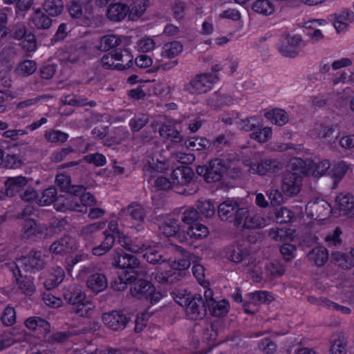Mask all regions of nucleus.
<instances>
[{
	"label": "nucleus",
	"mask_w": 354,
	"mask_h": 354,
	"mask_svg": "<svg viewBox=\"0 0 354 354\" xmlns=\"http://www.w3.org/2000/svg\"><path fill=\"white\" fill-rule=\"evenodd\" d=\"M243 165L247 168L248 172L261 176H271L280 171L283 163L271 158H263L259 152H252L243 160Z\"/></svg>",
	"instance_id": "f257e3e1"
},
{
	"label": "nucleus",
	"mask_w": 354,
	"mask_h": 354,
	"mask_svg": "<svg viewBox=\"0 0 354 354\" xmlns=\"http://www.w3.org/2000/svg\"><path fill=\"white\" fill-rule=\"evenodd\" d=\"M194 174L187 166L176 168L171 174V189L179 194L192 195L196 192L198 187L194 180Z\"/></svg>",
	"instance_id": "f03ea898"
},
{
	"label": "nucleus",
	"mask_w": 354,
	"mask_h": 354,
	"mask_svg": "<svg viewBox=\"0 0 354 354\" xmlns=\"http://www.w3.org/2000/svg\"><path fill=\"white\" fill-rule=\"evenodd\" d=\"M164 150L158 145H153L148 149L143 160V171L145 177L150 182L157 173L163 172L168 168L167 158L162 155Z\"/></svg>",
	"instance_id": "7ed1b4c3"
},
{
	"label": "nucleus",
	"mask_w": 354,
	"mask_h": 354,
	"mask_svg": "<svg viewBox=\"0 0 354 354\" xmlns=\"http://www.w3.org/2000/svg\"><path fill=\"white\" fill-rule=\"evenodd\" d=\"M247 213V207L242 205L239 198H227L218 207V216L223 221L233 222L239 227L242 218Z\"/></svg>",
	"instance_id": "20e7f679"
},
{
	"label": "nucleus",
	"mask_w": 354,
	"mask_h": 354,
	"mask_svg": "<svg viewBox=\"0 0 354 354\" xmlns=\"http://www.w3.org/2000/svg\"><path fill=\"white\" fill-rule=\"evenodd\" d=\"M113 46V47H114ZM107 46H100L101 50H108L109 53L104 55L101 59L102 66L104 69L125 70L131 66L133 63L132 57L126 53L123 55L122 50L118 48H106Z\"/></svg>",
	"instance_id": "39448f33"
},
{
	"label": "nucleus",
	"mask_w": 354,
	"mask_h": 354,
	"mask_svg": "<svg viewBox=\"0 0 354 354\" xmlns=\"http://www.w3.org/2000/svg\"><path fill=\"white\" fill-rule=\"evenodd\" d=\"M232 165V161L217 158L212 160L207 167L198 166L196 168V172L203 176L207 183L217 182L221 179L225 173L228 171Z\"/></svg>",
	"instance_id": "423d86ee"
},
{
	"label": "nucleus",
	"mask_w": 354,
	"mask_h": 354,
	"mask_svg": "<svg viewBox=\"0 0 354 354\" xmlns=\"http://www.w3.org/2000/svg\"><path fill=\"white\" fill-rule=\"evenodd\" d=\"M9 40L18 41L22 44L26 42V44H37L35 35L24 22H17L10 24L7 28L6 37L3 41Z\"/></svg>",
	"instance_id": "0eeeda50"
},
{
	"label": "nucleus",
	"mask_w": 354,
	"mask_h": 354,
	"mask_svg": "<svg viewBox=\"0 0 354 354\" xmlns=\"http://www.w3.org/2000/svg\"><path fill=\"white\" fill-rule=\"evenodd\" d=\"M218 80L217 74L205 73L196 75L184 86V90L194 94L205 93L209 91L214 84Z\"/></svg>",
	"instance_id": "6e6552de"
},
{
	"label": "nucleus",
	"mask_w": 354,
	"mask_h": 354,
	"mask_svg": "<svg viewBox=\"0 0 354 354\" xmlns=\"http://www.w3.org/2000/svg\"><path fill=\"white\" fill-rule=\"evenodd\" d=\"M131 294L133 297L149 300L151 304L157 303L162 297L160 292H156L153 285L145 280L140 279L131 287Z\"/></svg>",
	"instance_id": "1a4fd4ad"
},
{
	"label": "nucleus",
	"mask_w": 354,
	"mask_h": 354,
	"mask_svg": "<svg viewBox=\"0 0 354 354\" xmlns=\"http://www.w3.org/2000/svg\"><path fill=\"white\" fill-rule=\"evenodd\" d=\"M224 253L225 257L229 261L236 263H242L244 266H249L254 260L250 250L244 243H237L226 247Z\"/></svg>",
	"instance_id": "9d476101"
},
{
	"label": "nucleus",
	"mask_w": 354,
	"mask_h": 354,
	"mask_svg": "<svg viewBox=\"0 0 354 354\" xmlns=\"http://www.w3.org/2000/svg\"><path fill=\"white\" fill-rule=\"evenodd\" d=\"M77 194L75 195L67 194L65 198V202L63 203L62 211L67 209L86 212L87 207H91L96 204L95 197L91 193L83 194L80 198L76 197Z\"/></svg>",
	"instance_id": "9b49d317"
},
{
	"label": "nucleus",
	"mask_w": 354,
	"mask_h": 354,
	"mask_svg": "<svg viewBox=\"0 0 354 354\" xmlns=\"http://www.w3.org/2000/svg\"><path fill=\"white\" fill-rule=\"evenodd\" d=\"M46 256L41 251L31 250L28 254L17 260L18 267L24 266L26 270L37 271L44 268Z\"/></svg>",
	"instance_id": "f8f14e48"
},
{
	"label": "nucleus",
	"mask_w": 354,
	"mask_h": 354,
	"mask_svg": "<svg viewBox=\"0 0 354 354\" xmlns=\"http://www.w3.org/2000/svg\"><path fill=\"white\" fill-rule=\"evenodd\" d=\"M185 312L190 319H203L207 312L206 301H204L201 295H194L186 304Z\"/></svg>",
	"instance_id": "ddd939ff"
},
{
	"label": "nucleus",
	"mask_w": 354,
	"mask_h": 354,
	"mask_svg": "<svg viewBox=\"0 0 354 354\" xmlns=\"http://www.w3.org/2000/svg\"><path fill=\"white\" fill-rule=\"evenodd\" d=\"M113 265L121 269H127L131 274H136L134 269L139 266V261L136 256L128 254L122 250H117L113 256Z\"/></svg>",
	"instance_id": "4468645a"
},
{
	"label": "nucleus",
	"mask_w": 354,
	"mask_h": 354,
	"mask_svg": "<svg viewBox=\"0 0 354 354\" xmlns=\"http://www.w3.org/2000/svg\"><path fill=\"white\" fill-rule=\"evenodd\" d=\"M306 210L312 218L317 220H324L330 216L331 207L324 200H317L308 202L306 206Z\"/></svg>",
	"instance_id": "2eb2a0df"
},
{
	"label": "nucleus",
	"mask_w": 354,
	"mask_h": 354,
	"mask_svg": "<svg viewBox=\"0 0 354 354\" xmlns=\"http://www.w3.org/2000/svg\"><path fill=\"white\" fill-rule=\"evenodd\" d=\"M102 321L110 329L121 330L126 327L129 318L120 310H112L103 314Z\"/></svg>",
	"instance_id": "dca6fc26"
},
{
	"label": "nucleus",
	"mask_w": 354,
	"mask_h": 354,
	"mask_svg": "<svg viewBox=\"0 0 354 354\" xmlns=\"http://www.w3.org/2000/svg\"><path fill=\"white\" fill-rule=\"evenodd\" d=\"M204 297L206 301L207 308L213 316H223L228 312V302L225 299L216 301L213 298V292L211 289H206L205 290Z\"/></svg>",
	"instance_id": "f3484780"
},
{
	"label": "nucleus",
	"mask_w": 354,
	"mask_h": 354,
	"mask_svg": "<svg viewBox=\"0 0 354 354\" xmlns=\"http://www.w3.org/2000/svg\"><path fill=\"white\" fill-rule=\"evenodd\" d=\"M208 235V228L203 224L196 223L188 227L183 237L181 234H178V238L180 241L192 243L195 241L203 239Z\"/></svg>",
	"instance_id": "a211bd4d"
},
{
	"label": "nucleus",
	"mask_w": 354,
	"mask_h": 354,
	"mask_svg": "<svg viewBox=\"0 0 354 354\" xmlns=\"http://www.w3.org/2000/svg\"><path fill=\"white\" fill-rule=\"evenodd\" d=\"M10 270L12 272L13 275L15 277V280L18 288L22 290V292L27 295H31L35 291V286L33 282V278L24 277H23L21 274V271L18 268V265L15 263H11L8 264Z\"/></svg>",
	"instance_id": "6ab92c4d"
},
{
	"label": "nucleus",
	"mask_w": 354,
	"mask_h": 354,
	"mask_svg": "<svg viewBox=\"0 0 354 354\" xmlns=\"http://www.w3.org/2000/svg\"><path fill=\"white\" fill-rule=\"evenodd\" d=\"M302 179L291 173H285L281 183V190L288 196L297 195L301 188Z\"/></svg>",
	"instance_id": "aec40b11"
},
{
	"label": "nucleus",
	"mask_w": 354,
	"mask_h": 354,
	"mask_svg": "<svg viewBox=\"0 0 354 354\" xmlns=\"http://www.w3.org/2000/svg\"><path fill=\"white\" fill-rule=\"evenodd\" d=\"M64 300L69 304L75 305L86 299L85 292L82 286L77 283H71L66 286L62 290Z\"/></svg>",
	"instance_id": "412c9836"
},
{
	"label": "nucleus",
	"mask_w": 354,
	"mask_h": 354,
	"mask_svg": "<svg viewBox=\"0 0 354 354\" xmlns=\"http://www.w3.org/2000/svg\"><path fill=\"white\" fill-rule=\"evenodd\" d=\"M47 227L44 224L37 223L33 219H26L24 221L21 230V236L23 239H30L38 236H41L46 233Z\"/></svg>",
	"instance_id": "4be33fe9"
},
{
	"label": "nucleus",
	"mask_w": 354,
	"mask_h": 354,
	"mask_svg": "<svg viewBox=\"0 0 354 354\" xmlns=\"http://www.w3.org/2000/svg\"><path fill=\"white\" fill-rule=\"evenodd\" d=\"M130 12L129 6L124 3L111 4L107 9V18L113 21L119 22L124 20Z\"/></svg>",
	"instance_id": "5701e85b"
},
{
	"label": "nucleus",
	"mask_w": 354,
	"mask_h": 354,
	"mask_svg": "<svg viewBox=\"0 0 354 354\" xmlns=\"http://www.w3.org/2000/svg\"><path fill=\"white\" fill-rule=\"evenodd\" d=\"M57 192L56 188L54 187H50L44 190L40 194H37V203L39 205L43 206L49 205L55 201L57 204L59 202L62 203V205H63L66 197H64L62 196L57 197Z\"/></svg>",
	"instance_id": "b1692460"
},
{
	"label": "nucleus",
	"mask_w": 354,
	"mask_h": 354,
	"mask_svg": "<svg viewBox=\"0 0 354 354\" xmlns=\"http://www.w3.org/2000/svg\"><path fill=\"white\" fill-rule=\"evenodd\" d=\"M266 225V220L259 214L250 212L247 207V213L242 218L240 226L243 228H261Z\"/></svg>",
	"instance_id": "393cba45"
},
{
	"label": "nucleus",
	"mask_w": 354,
	"mask_h": 354,
	"mask_svg": "<svg viewBox=\"0 0 354 354\" xmlns=\"http://www.w3.org/2000/svg\"><path fill=\"white\" fill-rule=\"evenodd\" d=\"M108 285L106 276L100 272L91 274L86 280V286L91 291L98 293L103 291Z\"/></svg>",
	"instance_id": "a878e982"
},
{
	"label": "nucleus",
	"mask_w": 354,
	"mask_h": 354,
	"mask_svg": "<svg viewBox=\"0 0 354 354\" xmlns=\"http://www.w3.org/2000/svg\"><path fill=\"white\" fill-rule=\"evenodd\" d=\"M142 251H145L144 258L150 263L158 264L169 260V257L162 253L159 246L151 247L146 244Z\"/></svg>",
	"instance_id": "bb28decb"
},
{
	"label": "nucleus",
	"mask_w": 354,
	"mask_h": 354,
	"mask_svg": "<svg viewBox=\"0 0 354 354\" xmlns=\"http://www.w3.org/2000/svg\"><path fill=\"white\" fill-rule=\"evenodd\" d=\"M31 22L39 30L48 29L52 25V19L40 8L36 9L31 15Z\"/></svg>",
	"instance_id": "cd10ccee"
},
{
	"label": "nucleus",
	"mask_w": 354,
	"mask_h": 354,
	"mask_svg": "<svg viewBox=\"0 0 354 354\" xmlns=\"http://www.w3.org/2000/svg\"><path fill=\"white\" fill-rule=\"evenodd\" d=\"M28 183L26 178L19 176L8 178L5 182L6 194L7 196H12L18 193L22 187Z\"/></svg>",
	"instance_id": "c85d7f7f"
},
{
	"label": "nucleus",
	"mask_w": 354,
	"mask_h": 354,
	"mask_svg": "<svg viewBox=\"0 0 354 354\" xmlns=\"http://www.w3.org/2000/svg\"><path fill=\"white\" fill-rule=\"evenodd\" d=\"M118 242L122 248L134 253L142 252L146 246V243H142L139 240L132 241L122 232L118 236Z\"/></svg>",
	"instance_id": "c756f323"
},
{
	"label": "nucleus",
	"mask_w": 354,
	"mask_h": 354,
	"mask_svg": "<svg viewBox=\"0 0 354 354\" xmlns=\"http://www.w3.org/2000/svg\"><path fill=\"white\" fill-rule=\"evenodd\" d=\"M65 277V272L61 267H56L53 269L44 282L46 289L50 290L57 287Z\"/></svg>",
	"instance_id": "7c9ffc66"
},
{
	"label": "nucleus",
	"mask_w": 354,
	"mask_h": 354,
	"mask_svg": "<svg viewBox=\"0 0 354 354\" xmlns=\"http://www.w3.org/2000/svg\"><path fill=\"white\" fill-rule=\"evenodd\" d=\"M234 103V100L230 95L216 92L209 97L207 100L209 106L213 108H220L224 106H230Z\"/></svg>",
	"instance_id": "2f4dec72"
},
{
	"label": "nucleus",
	"mask_w": 354,
	"mask_h": 354,
	"mask_svg": "<svg viewBox=\"0 0 354 354\" xmlns=\"http://www.w3.org/2000/svg\"><path fill=\"white\" fill-rule=\"evenodd\" d=\"M55 181L59 188L64 191H70L76 194V192L80 193L85 190V187L83 185L74 186L71 188V177L66 174H57Z\"/></svg>",
	"instance_id": "473e14b6"
},
{
	"label": "nucleus",
	"mask_w": 354,
	"mask_h": 354,
	"mask_svg": "<svg viewBox=\"0 0 354 354\" xmlns=\"http://www.w3.org/2000/svg\"><path fill=\"white\" fill-rule=\"evenodd\" d=\"M182 274L176 270H171L163 271H158L156 273L155 280L162 284L174 283L180 279Z\"/></svg>",
	"instance_id": "72a5a7b5"
},
{
	"label": "nucleus",
	"mask_w": 354,
	"mask_h": 354,
	"mask_svg": "<svg viewBox=\"0 0 354 354\" xmlns=\"http://www.w3.org/2000/svg\"><path fill=\"white\" fill-rule=\"evenodd\" d=\"M159 133L162 138L174 142L180 143L183 140L180 133L170 124H163L159 129Z\"/></svg>",
	"instance_id": "f704fd0d"
},
{
	"label": "nucleus",
	"mask_w": 354,
	"mask_h": 354,
	"mask_svg": "<svg viewBox=\"0 0 354 354\" xmlns=\"http://www.w3.org/2000/svg\"><path fill=\"white\" fill-rule=\"evenodd\" d=\"M308 257L314 261L317 266H323L328 258V253L324 247H317L313 248L308 254Z\"/></svg>",
	"instance_id": "c9c22d12"
},
{
	"label": "nucleus",
	"mask_w": 354,
	"mask_h": 354,
	"mask_svg": "<svg viewBox=\"0 0 354 354\" xmlns=\"http://www.w3.org/2000/svg\"><path fill=\"white\" fill-rule=\"evenodd\" d=\"M123 213L129 215L133 219L142 222L147 214L146 209L140 204L132 203L126 209H123Z\"/></svg>",
	"instance_id": "e433bc0d"
},
{
	"label": "nucleus",
	"mask_w": 354,
	"mask_h": 354,
	"mask_svg": "<svg viewBox=\"0 0 354 354\" xmlns=\"http://www.w3.org/2000/svg\"><path fill=\"white\" fill-rule=\"evenodd\" d=\"M266 117L271 123L283 126L288 122V115L283 109H274L266 113Z\"/></svg>",
	"instance_id": "4c0bfd02"
},
{
	"label": "nucleus",
	"mask_w": 354,
	"mask_h": 354,
	"mask_svg": "<svg viewBox=\"0 0 354 354\" xmlns=\"http://www.w3.org/2000/svg\"><path fill=\"white\" fill-rule=\"evenodd\" d=\"M272 135V130L270 127H262L259 123L258 128L250 133V137L259 143H264L271 138Z\"/></svg>",
	"instance_id": "58836bf2"
},
{
	"label": "nucleus",
	"mask_w": 354,
	"mask_h": 354,
	"mask_svg": "<svg viewBox=\"0 0 354 354\" xmlns=\"http://www.w3.org/2000/svg\"><path fill=\"white\" fill-rule=\"evenodd\" d=\"M306 172V163L299 158H293L290 161L289 169L286 171V173L293 174L295 176L301 177V179Z\"/></svg>",
	"instance_id": "ea45409f"
},
{
	"label": "nucleus",
	"mask_w": 354,
	"mask_h": 354,
	"mask_svg": "<svg viewBox=\"0 0 354 354\" xmlns=\"http://www.w3.org/2000/svg\"><path fill=\"white\" fill-rule=\"evenodd\" d=\"M104 240L103 242L93 248V254L95 256H102L106 254L113 247L115 242L114 235L104 232Z\"/></svg>",
	"instance_id": "a19ab883"
},
{
	"label": "nucleus",
	"mask_w": 354,
	"mask_h": 354,
	"mask_svg": "<svg viewBox=\"0 0 354 354\" xmlns=\"http://www.w3.org/2000/svg\"><path fill=\"white\" fill-rule=\"evenodd\" d=\"M252 9L257 13L267 16L274 12V6L270 0H257L252 3Z\"/></svg>",
	"instance_id": "79ce46f5"
},
{
	"label": "nucleus",
	"mask_w": 354,
	"mask_h": 354,
	"mask_svg": "<svg viewBox=\"0 0 354 354\" xmlns=\"http://www.w3.org/2000/svg\"><path fill=\"white\" fill-rule=\"evenodd\" d=\"M63 9L62 0H46L44 4V10L49 16H58L62 12Z\"/></svg>",
	"instance_id": "37998d69"
},
{
	"label": "nucleus",
	"mask_w": 354,
	"mask_h": 354,
	"mask_svg": "<svg viewBox=\"0 0 354 354\" xmlns=\"http://www.w3.org/2000/svg\"><path fill=\"white\" fill-rule=\"evenodd\" d=\"M336 203L340 210L350 212L354 208V196L349 194H340L336 197Z\"/></svg>",
	"instance_id": "c03bdc74"
},
{
	"label": "nucleus",
	"mask_w": 354,
	"mask_h": 354,
	"mask_svg": "<svg viewBox=\"0 0 354 354\" xmlns=\"http://www.w3.org/2000/svg\"><path fill=\"white\" fill-rule=\"evenodd\" d=\"M74 311L81 317H88L93 315L95 309V305L93 302L87 301L86 299L78 304L73 305Z\"/></svg>",
	"instance_id": "a18cd8bd"
},
{
	"label": "nucleus",
	"mask_w": 354,
	"mask_h": 354,
	"mask_svg": "<svg viewBox=\"0 0 354 354\" xmlns=\"http://www.w3.org/2000/svg\"><path fill=\"white\" fill-rule=\"evenodd\" d=\"M68 133L52 129L47 130L44 133L45 139L51 143H64L68 140Z\"/></svg>",
	"instance_id": "49530a36"
},
{
	"label": "nucleus",
	"mask_w": 354,
	"mask_h": 354,
	"mask_svg": "<svg viewBox=\"0 0 354 354\" xmlns=\"http://www.w3.org/2000/svg\"><path fill=\"white\" fill-rule=\"evenodd\" d=\"M149 121L148 114L138 113L129 120V127L133 131H138L142 129Z\"/></svg>",
	"instance_id": "de8ad7c7"
},
{
	"label": "nucleus",
	"mask_w": 354,
	"mask_h": 354,
	"mask_svg": "<svg viewBox=\"0 0 354 354\" xmlns=\"http://www.w3.org/2000/svg\"><path fill=\"white\" fill-rule=\"evenodd\" d=\"M37 64L33 60L26 59L18 64L15 71L21 76H29L37 70Z\"/></svg>",
	"instance_id": "09e8293b"
},
{
	"label": "nucleus",
	"mask_w": 354,
	"mask_h": 354,
	"mask_svg": "<svg viewBox=\"0 0 354 354\" xmlns=\"http://www.w3.org/2000/svg\"><path fill=\"white\" fill-rule=\"evenodd\" d=\"M136 274L127 272L124 276L120 275L111 283L113 289L117 291H123L127 288L128 283L136 279Z\"/></svg>",
	"instance_id": "8fccbe9b"
},
{
	"label": "nucleus",
	"mask_w": 354,
	"mask_h": 354,
	"mask_svg": "<svg viewBox=\"0 0 354 354\" xmlns=\"http://www.w3.org/2000/svg\"><path fill=\"white\" fill-rule=\"evenodd\" d=\"M196 207L198 213L205 217H212L215 214L214 205L209 200H198L196 203Z\"/></svg>",
	"instance_id": "3c124183"
},
{
	"label": "nucleus",
	"mask_w": 354,
	"mask_h": 354,
	"mask_svg": "<svg viewBox=\"0 0 354 354\" xmlns=\"http://www.w3.org/2000/svg\"><path fill=\"white\" fill-rule=\"evenodd\" d=\"M185 145L187 149L192 151H199L208 148L210 146L209 141L205 138H192L185 142Z\"/></svg>",
	"instance_id": "603ef678"
},
{
	"label": "nucleus",
	"mask_w": 354,
	"mask_h": 354,
	"mask_svg": "<svg viewBox=\"0 0 354 354\" xmlns=\"http://www.w3.org/2000/svg\"><path fill=\"white\" fill-rule=\"evenodd\" d=\"M149 4V0H133L129 6V17H139L142 16L148 8Z\"/></svg>",
	"instance_id": "864d4df0"
},
{
	"label": "nucleus",
	"mask_w": 354,
	"mask_h": 354,
	"mask_svg": "<svg viewBox=\"0 0 354 354\" xmlns=\"http://www.w3.org/2000/svg\"><path fill=\"white\" fill-rule=\"evenodd\" d=\"M26 326L30 330L43 329L44 331L49 330L50 325L48 322L39 317H32L28 318L25 322Z\"/></svg>",
	"instance_id": "5fc2aeb1"
},
{
	"label": "nucleus",
	"mask_w": 354,
	"mask_h": 354,
	"mask_svg": "<svg viewBox=\"0 0 354 354\" xmlns=\"http://www.w3.org/2000/svg\"><path fill=\"white\" fill-rule=\"evenodd\" d=\"M279 53L287 58H295L302 51L301 46H277Z\"/></svg>",
	"instance_id": "6e6d98bb"
},
{
	"label": "nucleus",
	"mask_w": 354,
	"mask_h": 354,
	"mask_svg": "<svg viewBox=\"0 0 354 354\" xmlns=\"http://www.w3.org/2000/svg\"><path fill=\"white\" fill-rule=\"evenodd\" d=\"M317 304L318 305L322 306L329 309L340 312L341 313L344 315H348L351 313V310L348 307L339 305L326 298H321L320 299L317 300Z\"/></svg>",
	"instance_id": "4d7b16f0"
},
{
	"label": "nucleus",
	"mask_w": 354,
	"mask_h": 354,
	"mask_svg": "<svg viewBox=\"0 0 354 354\" xmlns=\"http://www.w3.org/2000/svg\"><path fill=\"white\" fill-rule=\"evenodd\" d=\"M330 354H346V342L342 335H337L333 339L330 346Z\"/></svg>",
	"instance_id": "13d9d810"
},
{
	"label": "nucleus",
	"mask_w": 354,
	"mask_h": 354,
	"mask_svg": "<svg viewBox=\"0 0 354 354\" xmlns=\"http://www.w3.org/2000/svg\"><path fill=\"white\" fill-rule=\"evenodd\" d=\"M331 259L335 263L342 268L348 269L353 267L350 257L347 254L339 252H333Z\"/></svg>",
	"instance_id": "bf43d9fd"
},
{
	"label": "nucleus",
	"mask_w": 354,
	"mask_h": 354,
	"mask_svg": "<svg viewBox=\"0 0 354 354\" xmlns=\"http://www.w3.org/2000/svg\"><path fill=\"white\" fill-rule=\"evenodd\" d=\"M200 215L198 212L194 207H189L185 209L181 216V221L186 225L190 226L195 224L199 219Z\"/></svg>",
	"instance_id": "052dcab7"
},
{
	"label": "nucleus",
	"mask_w": 354,
	"mask_h": 354,
	"mask_svg": "<svg viewBox=\"0 0 354 354\" xmlns=\"http://www.w3.org/2000/svg\"><path fill=\"white\" fill-rule=\"evenodd\" d=\"M80 55V52L78 49L73 46H70L67 50L64 51L59 55V57L62 62L75 63L79 59Z\"/></svg>",
	"instance_id": "680f3d73"
},
{
	"label": "nucleus",
	"mask_w": 354,
	"mask_h": 354,
	"mask_svg": "<svg viewBox=\"0 0 354 354\" xmlns=\"http://www.w3.org/2000/svg\"><path fill=\"white\" fill-rule=\"evenodd\" d=\"M333 133L332 127L323 124H316L312 130V135L319 139L330 138Z\"/></svg>",
	"instance_id": "e2e57ef3"
},
{
	"label": "nucleus",
	"mask_w": 354,
	"mask_h": 354,
	"mask_svg": "<svg viewBox=\"0 0 354 354\" xmlns=\"http://www.w3.org/2000/svg\"><path fill=\"white\" fill-rule=\"evenodd\" d=\"M251 302L255 305L270 302L272 300V295L266 291H257L249 294Z\"/></svg>",
	"instance_id": "0e129e2a"
},
{
	"label": "nucleus",
	"mask_w": 354,
	"mask_h": 354,
	"mask_svg": "<svg viewBox=\"0 0 354 354\" xmlns=\"http://www.w3.org/2000/svg\"><path fill=\"white\" fill-rule=\"evenodd\" d=\"M289 229L272 227L268 232V236L275 241H283L289 236Z\"/></svg>",
	"instance_id": "69168bd1"
},
{
	"label": "nucleus",
	"mask_w": 354,
	"mask_h": 354,
	"mask_svg": "<svg viewBox=\"0 0 354 354\" xmlns=\"http://www.w3.org/2000/svg\"><path fill=\"white\" fill-rule=\"evenodd\" d=\"M160 230L166 236H172L176 234L179 230V225L177 221H165L160 226Z\"/></svg>",
	"instance_id": "338daca9"
},
{
	"label": "nucleus",
	"mask_w": 354,
	"mask_h": 354,
	"mask_svg": "<svg viewBox=\"0 0 354 354\" xmlns=\"http://www.w3.org/2000/svg\"><path fill=\"white\" fill-rule=\"evenodd\" d=\"M348 169V165L344 161H339L333 166L331 173L333 178L339 181L343 178Z\"/></svg>",
	"instance_id": "774afa93"
}]
</instances>
